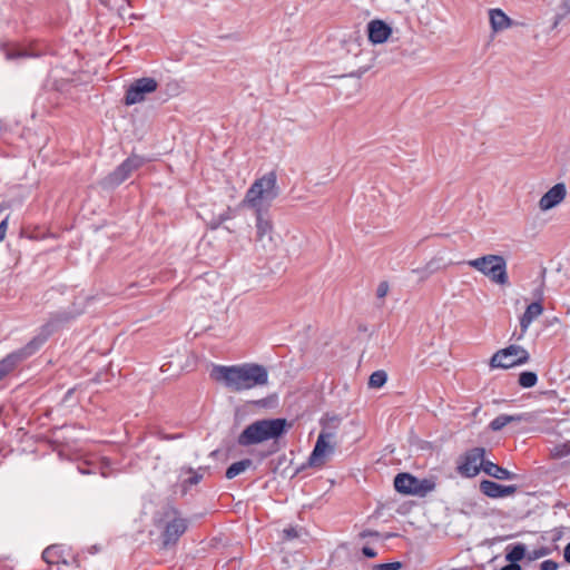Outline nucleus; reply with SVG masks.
I'll use <instances>...</instances> for the list:
<instances>
[{
  "instance_id": "obj_10",
  "label": "nucleus",
  "mask_w": 570,
  "mask_h": 570,
  "mask_svg": "<svg viewBox=\"0 0 570 570\" xmlns=\"http://www.w3.org/2000/svg\"><path fill=\"white\" fill-rule=\"evenodd\" d=\"M145 160L144 158L132 155L128 157L122 164H120L111 174H109L105 183L109 187H115L120 185L122 181L128 179L134 171L138 170Z\"/></svg>"
},
{
  "instance_id": "obj_41",
  "label": "nucleus",
  "mask_w": 570,
  "mask_h": 570,
  "mask_svg": "<svg viewBox=\"0 0 570 570\" xmlns=\"http://www.w3.org/2000/svg\"><path fill=\"white\" fill-rule=\"evenodd\" d=\"M102 4H107L108 0H99Z\"/></svg>"
},
{
  "instance_id": "obj_16",
  "label": "nucleus",
  "mask_w": 570,
  "mask_h": 570,
  "mask_svg": "<svg viewBox=\"0 0 570 570\" xmlns=\"http://www.w3.org/2000/svg\"><path fill=\"white\" fill-rule=\"evenodd\" d=\"M256 218V238L262 240L264 236L271 235L274 229L273 222L269 216V210H254Z\"/></svg>"
},
{
  "instance_id": "obj_15",
  "label": "nucleus",
  "mask_w": 570,
  "mask_h": 570,
  "mask_svg": "<svg viewBox=\"0 0 570 570\" xmlns=\"http://www.w3.org/2000/svg\"><path fill=\"white\" fill-rule=\"evenodd\" d=\"M481 492L489 498H505L515 493V485H502L490 480L480 483Z\"/></svg>"
},
{
  "instance_id": "obj_6",
  "label": "nucleus",
  "mask_w": 570,
  "mask_h": 570,
  "mask_svg": "<svg viewBox=\"0 0 570 570\" xmlns=\"http://www.w3.org/2000/svg\"><path fill=\"white\" fill-rule=\"evenodd\" d=\"M45 338H33L22 348L14 351L0 361V382L11 373L18 364L31 356L43 343Z\"/></svg>"
},
{
  "instance_id": "obj_38",
  "label": "nucleus",
  "mask_w": 570,
  "mask_h": 570,
  "mask_svg": "<svg viewBox=\"0 0 570 570\" xmlns=\"http://www.w3.org/2000/svg\"><path fill=\"white\" fill-rule=\"evenodd\" d=\"M284 534L286 539H293L297 537V531L294 528L285 529Z\"/></svg>"
},
{
  "instance_id": "obj_14",
  "label": "nucleus",
  "mask_w": 570,
  "mask_h": 570,
  "mask_svg": "<svg viewBox=\"0 0 570 570\" xmlns=\"http://www.w3.org/2000/svg\"><path fill=\"white\" fill-rule=\"evenodd\" d=\"M392 35V28L383 20L375 19L367 24L368 40L373 45H380L387 41Z\"/></svg>"
},
{
  "instance_id": "obj_4",
  "label": "nucleus",
  "mask_w": 570,
  "mask_h": 570,
  "mask_svg": "<svg viewBox=\"0 0 570 570\" xmlns=\"http://www.w3.org/2000/svg\"><path fill=\"white\" fill-rule=\"evenodd\" d=\"M466 264L482 273L492 283L499 285H507L509 283L507 261L501 255H484L475 259L468 261Z\"/></svg>"
},
{
  "instance_id": "obj_28",
  "label": "nucleus",
  "mask_w": 570,
  "mask_h": 570,
  "mask_svg": "<svg viewBox=\"0 0 570 570\" xmlns=\"http://www.w3.org/2000/svg\"><path fill=\"white\" fill-rule=\"evenodd\" d=\"M525 553V548L523 544L514 546L507 554V560L511 563H515L523 559Z\"/></svg>"
},
{
  "instance_id": "obj_23",
  "label": "nucleus",
  "mask_w": 570,
  "mask_h": 570,
  "mask_svg": "<svg viewBox=\"0 0 570 570\" xmlns=\"http://www.w3.org/2000/svg\"><path fill=\"white\" fill-rule=\"evenodd\" d=\"M252 460L244 459L238 462L233 463L227 470H226V478L227 479H234L235 476L239 475L240 473L245 472L250 465Z\"/></svg>"
},
{
  "instance_id": "obj_2",
  "label": "nucleus",
  "mask_w": 570,
  "mask_h": 570,
  "mask_svg": "<svg viewBox=\"0 0 570 570\" xmlns=\"http://www.w3.org/2000/svg\"><path fill=\"white\" fill-rule=\"evenodd\" d=\"M278 196L276 174L271 171L256 179L240 202L242 208L269 210L272 202Z\"/></svg>"
},
{
  "instance_id": "obj_19",
  "label": "nucleus",
  "mask_w": 570,
  "mask_h": 570,
  "mask_svg": "<svg viewBox=\"0 0 570 570\" xmlns=\"http://www.w3.org/2000/svg\"><path fill=\"white\" fill-rule=\"evenodd\" d=\"M489 14L491 28L495 32L504 30L512 24L511 19L501 9H491Z\"/></svg>"
},
{
  "instance_id": "obj_27",
  "label": "nucleus",
  "mask_w": 570,
  "mask_h": 570,
  "mask_svg": "<svg viewBox=\"0 0 570 570\" xmlns=\"http://www.w3.org/2000/svg\"><path fill=\"white\" fill-rule=\"evenodd\" d=\"M435 488V483L430 479H417L416 494L423 497L426 493L433 491Z\"/></svg>"
},
{
  "instance_id": "obj_29",
  "label": "nucleus",
  "mask_w": 570,
  "mask_h": 570,
  "mask_svg": "<svg viewBox=\"0 0 570 570\" xmlns=\"http://www.w3.org/2000/svg\"><path fill=\"white\" fill-rule=\"evenodd\" d=\"M538 377L533 372H522L519 375V384L522 387H532L537 384Z\"/></svg>"
},
{
  "instance_id": "obj_32",
  "label": "nucleus",
  "mask_w": 570,
  "mask_h": 570,
  "mask_svg": "<svg viewBox=\"0 0 570 570\" xmlns=\"http://www.w3.org/2000/svg\"><path fill=\"white\" fill-rule=\"evenodd\" d=\"M402 568V563L399 561L390 562V563H379L374 564L372 570H400Z\"/></svg>"
},
{
  "instance_id": "obj_8",
  "label": "nucleus",
  "mask_w": 570,
  "mask_h": 570,
  "mask_svg": "<svg viewBox=\"0 0 570 570\" xmlns=\"http://www.w3.org/2000/svg\"><path fill=\"white\" fill-rule=\"evenodd\" d=\"M484 453L483 448H473L466 451L458 462V472L465 478H473L479 474L485 463Z\"/></svg>"
},
{
  "instance_id": "obj_21",
  "label": "nucleus",
  "mask_w": 570,
  "mask_h": 570,
  "mask_svg": "<svg viewBox=\"0 0 570 570\" xmlns=\"http://www.w3.org/2000/svg\"><path fill=\"white\" fill-rule=\"evenodd\" d=\"M523 420V415H508V414H501L497 416L494 420L490 422V429L492 431H500L505 425L512 422H521Z\"/></svg>"
},
{
  "instance_id": "obj_31",
  "label": "nucleus",
  "mask_w": 570,
  "mask_h": 570,
  "mask_svg": "<svg viewBox=\"0 0 570 570\" xmlns=\"http://www.w3.org/2000/svg\"><path fill=\"white\" fill-rule=\"evenodd\" d=\"M340 424H341V419L336 415H333V416L327 415L326 417H324L321 421L322 428L332 429V430H336V431H337Z\"/></svg>"
},
{
  "instance_id": "obj_20",
  "label": "nucleus",
  "mask_w": 570,
  "mask_h": 570,
  "mask_svg": "<svg viewBox=\"0 0 570 570\" xmlns=\"http://www.w3.org/2000/svg\"><path fill=\"white\" fill-rule=\"evenodd\" d=\"M483 471L488 475L499 479V480H511L514 478L513 473H511L510 471H508L504 468L499 466L498 464H494L491 461H485Z\"/></svg>"
},
{
  "instance_id": "obj_24",
  "label": "nucleus",
  "mask_w": 570,
  "mask_h": 570,
  "mask_svg": "<svg viewBox=\"0 0 570 570\" xmlns=\"http://www.w3.org/2000/svg\"><path fill=\"white\" fill-rule=\"evenodd\" d=\"M2 51L8 60L32 56L27 50L20 49L18 47H10L8 45L2 46Z\"/></svg>"
},
{
  "instance_id": "obj_36",
  "label": "nucleus",
  "mask_w": 570,
  "mask_h": 570,
  "mask_svg": "<svg viewBox=\"0 0 570 570\" xmlns=\"http://www.w3.org/2000/svg\"><path fill=\"white\" fill-rule=\"evenodd\" d=\"M362 552L367 558H375L377 556V552L374 549L370 548V547H364L362 549Z\"/></svg>"
},
{
  "instance_id": "obj_34",
  "label": "nucleus",
  "mask_w": 570,
  "mask_h": 570,
  "mask_svg": "<svg viewBox=\"0 0 570 570\" xmlns=\"http://www.w3.org/2000/svg\"><path fill=\"white\" fill-rule=\"evenodd\" d=\"M390 286L386 281L381 282L376 288L377 298H384L389 293Z\"/></svg>"
},
{
  "instance_id": "obj_37",
  "label": "nucleus",
  "mask_w": 570,
  "mask_h": 570,
  "mask_svg": "<svg viewBox=\"0 0 570 570\" xmlns=\"http://www.w3.org/2000/svg\"><path fill=\"white\" fill-rule=\"evenodd\" d=\"M7 227H8L7 219H3V220L0 223V242H1V240L4 238V236H6Z\"/></svg>"
},
{
  "instance_id": "obj_39",
  "label": "nucleus",
  "mask_w": 570,
  "mask_h": 570,
  "mask_svg": "<svg viewBox=\"0 0 570 570\" xmlns=\"http://www.w3.org/2000/svg\"><path fill=\"white\" fill-rule=\"evenodd\" d=\"M564 560L570 563V542L566 546L563 551Z\"/></svg>"
},
{
  "instance_id": "obj_40",
  "label": "nucleus",
  "mask_w": 570,
  "mask_h": 570,
  "mask_svg": "<svg viewBox=\"0 0 570 570\" xmlns=\"http://www.w3.org/2000/svg\"><path fill=\"white\" fill-rule=\"evenodd\" d=\"M501 570H521V567L517 563H510L504 566Z\"/></svg>"
},
{
  "instance_id": "obj_7",
  "label": "nucleus",
  "mask_w": 570,
  "mask_h": 570,
  "mask_svg": "<svg viewBox=\"0 0 570 570\" xmlns=\"http://www.w3.org/2000/svg\"><path fill=\"white\" fill-rule=\"evenodd\" d=\"M529 357V353L523 347L510 345L493 354L490 365L491 367L510 368L527 363Z\"/></svg>"
},
{
  "instance_id": "obj_26",
  "label": "nucleus",
  "mask_w": 570,
  "mask_h": 570,
  "mask_svg": "<svg viewBox=\"0 0 570 570\" xmlns=\"http://www.w3.org/2000/svg\"><path fill=\"white\" fill-rule=\"evenodd\" d=\"M550 454L553 459H562L570 455V441L554 445L550 450Z\"/></svg>"
},
{
  "instance_id": "obj_18",
  "label": "nucleus",
  "mask_w": 570,
  "mask_h": 570,
  "mask_svg": "<svg viewBox=\"0 0 570 570\" xmlns=\"http://www.w3.org/2000/svg\"><path fill=\"white\" fill-rule=\"evenodd\" d=\"M394 487L400 493L415 495L417 478L409 473H399L394 479Z\"/></svg>"
},
{
  "instance_id": "obj_1",
  "label": "nucleus",
  "mask_w": 570,
  "mask_h": 570,
  "mask_svg": "<svg viewBox=\"0 0 570 570\" xmlns=\"http://www.w3.org/2000/svg\"><path fill=\"white\" fill-rule=\"evenodd\" d=\"M217 380L224 382L232 392H242L264 386L268 383L267 370L256 363H245L232 366H217L215 368Z\"/></svg>"
},
{
  "instance_id": "obj_9",
  "label": "nucleus",
  "mask_w": 570,
  "mask_h": 570,
  "mask_svg": "<svg viewBox=\"0 0 570 570\" xmlns=\"http://www.w3.org/2000/svg\"><path fill=\"white\" fill-rule=\"evenodd\" d=\"M158 88L154 78L145 77L136 79L127 89L124 102L127 106L139 104L145 100L146 95L153 94Z\"/></svg>"
},
{
  "instance_id": "obj_30",
  "label": "nucleus",
  "mask_w": 570,
  "mask_h": 570,
  "mask_svg": "<svg viewBox=\"0 0 570 570\" xmlns=\"http://www.w3.org/2000/svg\"><path fill=\"white\" fill-rule=\"evenodd\" d=\"M570 16V0H561L556 13V23Z\"/></svg>"
},
{
  "instance_id": "obj_25",
  "label": "nucleus",
  "mask_w": 570,
  "mask_h": 570,
  "mask_svg": "<svg viewBox=\"0 0 570 570\" xmlns=\"http://www.w3.org/2000/svg\"><path fill=\"white\" fill-rule=\"evenodd\" d=\"M386 381H387V374L385 371H383V370L375 371L370 375L368 387L380 389L386 383Z\"/></svg>"
},
{
  "instance_id": "obj_13",
  "label": "nucleus",
  "mask_w": 570,
  "mask_h": 570,
  "mask_svg": "<svg viewBox=\"0 0 570 570\" xmlns=\"http://www.w3.org/2000/svg\"><path fill=\"white\" fill-rule=\"evenodd\" d=\"M567 196V188L563 183H558L552 186L539 200V208L542 212L552 209L561 204Z\"/></svg>"
},
{
  "instance_id": "obj_22",
  "label": "nucleus",
  "mask_w": 570,
  "mask_h": 570,
  "mask_svg": "<svg viewBox=\"0 0 570 570\" xmlns=\"http://www.w3.org/2000/svg\"><path fill=\"white\" fill-rule=\"evenodd\" d=\"M42 559L48 564H58L62 559V550L59 546H50L42 552Z\"/></svg>"
},
{
  "instance_id": "obj_3",
  "label": "nucleus",
  "mask_w": 570,
  "mask_h": 570,
  "mask_svg": "<svg viewBox=\"0 0 570 570\" xmlns=\"http://www.w3.org/2000/svg\"><path fill=\"white\" fill-rule=\"evenodd\" d=\"M285 419H264L247 425L238 436V444L248 446L269 440H276L286 432Z\"/></svg>"
},
{
  "instance_id": "obj_17",
  "label": "nucleus",
  "mask_w": 570,
  "mask_h": 570,
  "mask_svg": "<svg viewBox=\"0 0 570 570\" xmlns=\"http://www.w3.org/2000/svg\"><path fill=\"white\" fill-rule=\"evenodd\" d=\"M203 469H198L197 471L191 468H181L179 471V485L181 488V492L185 494L191 485H195L200 482L203 479Z\"/></svg>"
},
{
  "instance_id": "obj_33",
  "label": "nucleus",
  "mask_w": 570,
  "mask_h": 570,
  "mask_svg": "<svg viewBox=\"0 0 570 570\" xmlns=\"http://www.w3.org/2000/svg\"><path fill=\"white\" fill-rule=\"evenodd\" d=\"M318 436H323V440H325V441H328V442H335V439H336V430L322 428V431H321V433L318 434Z\"/></svg>"
},
{
  "instance_id": "obj_35",
  "label": "nucleus",
  "mask_w": 570,
  "mask_h": 570,
  "mask_svg": "<svg viewBox=\"0 0 570 570\" xmlns=\"http://www.w3.org/2000/svg\"><path fill=\"white\" fill-rule=\"evenodd\" d=\"M541 570H557L558 563L553 560H546L540 564Z\"/></svg>"
},
{
  "instance_id": "obj_12",
  "label": "nucleus",
  "mask_w": 570,
  "mask_h": 570,
  "mask_svg": "<svg viewBox=\"0 0 570 570\" xmlns=\"http://www.w3.org/2000/svg\"><path fill=\"white\" fill-rule=\"evenodd\" d=\"M543 295L542 289L535 291V296H538V299L535 302H532L529 304L524 311V313L520 317V336L521 338L528 331L531 323L538 318L543 313V305L541 303Z\"/></svg>"
},
{
  "instance_id": "obj_5",
  "label": "nucleus",
  "mask_w": 570,
  "mask_h": 570,
  "mask_svg": "<svg viewBox=\"0 0 570 570\" xmlns=\"http://www.w3.org/2000/svg\"><path fill=\"white\" fill-rule=\"evenodd\" d=\"M164 531L161 533L163 544L165 547L175 544L187 530V520L180 515L174 507H168L164 511Z\"/></svg>"
},
{
  "instance_id": "obj_11",
  "label": "nucleus",
  "mask_w": 570,
  "mask_h": 570,
  "mask_svg": "<svg viewBox=\"0 0 570 570\" xmlns=\"http://www.w3.org/2000/svg\"><path fill=\"white\" fill-rule=\"evenodd\" d=\"M336 442H328L318 436L314 450L312 451L308 464L312 468H322L335 451Z\"/></svg>"
}]
</instances>
